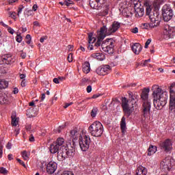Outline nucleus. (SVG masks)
I'll return each instance as SVG.
<instances>
[{
	"label": "nucleus",
	"instance_id": "obj_1",
	"mask_svg": "<svg viewBox=\"0 0 175 175\" xmlns=\"http://www.w3.org/2000/svg\"><path fill=\"white\" fill-rule=\"evenodd\" d=\"M153 95V105L157 110H161L167 103L169 94L167 91L162 90L158 85H154L152 88Z\"/></svg>",
	"mask_w": 175,
	"mask_h": 175
},
{
	"label": "nucleus",
	"instance_id": "obj_2",
	"mask_svg": "<svg viewBox=\"0 0 175 175\" xmlns=\"http://www.w3.org/2000/svg\"><path fill=\"white\" fill-rule=\"evenodd\" d=\"M129 100L126 99V98L124 97L122 98V107L123 111L127 117H129L132 113H133V110H135V106L133 103H136V100L137 99V95H134L133 92H129Z\"/></svg>",
	"mask_w": 175,
	"mask_h": 175
},
{
	"label": "nucleus",
	"instance_id": "obj_3",
	"mask_svg": "<svg viewBox=\"0 0 175 175\" xmlns=\"http://www.w3.org/2000/svg\"><path fill=\"white\" fill-rule=\"evenodd\" d=\"M150 93V89L144 88L141 95L142 99L144 100V117L146 120H150L151 116L150 111L151 110V100L148 99V94Z\"/></svg>",
	"mask_w": 175,
	"mask_h": 175
},
{
	"label": "nucleus",
	"instance_id": "obj_4",
	"mask_svg": "<svg viewBox=\"0 0 175 175\" xmlns=\"http://www.w3.org/2000/svg\"><path fill=\"white\" fill-rule=\"evenodd\" d=\"M89 132L94 137H100L103 135L105 129H103V124L99 121L94 122L91 124L89 128Z\"/></svg>",
	"mask_w": 175,
	"mask_h": 175
},
{
	"label": "nucleus",
	"instance_id": "obj_5",
	"mask_svg": "<svg viewBox=\"0 0 175 175\" xmlns=\"http://www.w3.org/2000/svg\"><path fill=\"white\" fill-rule=\"evenodd\" d=\"M120 28H121V23L118 21H113L108 29L106 26H103L100 29L104 32L107 36H109V35H113V33L117 32Z\"/></svg>",
	"mask_w": 175,
	"mask_h": 175
},
{
	"label": "nucleus",
	"instance_id": "obj_6",
	"mask_svg": "<svg viewBox=\"0 0 175 175\" xmlns=\"http://www.w3.org/2000/svg\"><path fill=\"white\" fill-rule=\"evenodd\" d=\"M162 14L163 18L166 23L170 21V20L173 18V16H174L172 7L167 4L163 5L162 9Z\"/></svg>",
	"mask_w": 175,
	"mask_h": 175
},
{
	"label": "nucleus",
	"instance_id": "obj_7",
	"mask_svg": "<svg viewBox=\"0 0 175 175\" xmlns=\"http://www.w3.org/2000/svg\"><path fill=\"white\" fill-rule=\"evenodd\" d=\"M170 111L175 114V83H172L170 87Z\"/></svg>",
	"mask_w": 175,
	"mask_h": 175
},
{
	"label": "nucleus",
	"instance_id": "obj_8",
	"mask_svg": "<svg viewBox=\"0 0 175 175\" xmlns=\"http://www.w3.org/2000/svg\"><path fill=\"white\" fill-rule=\"evenodd\" d=\"M90 144H91V138L89 135L84 134L79 138V146L82 151H87L90 148Z\"/></svg>",
	"mask_w": 175,
	"mask_h": 175
},
{
	"label": "nucleus",
	"instance_id": "obj_9",
	"mask_svg": "<svg viewBox=\"0 0 175 175\" xmlns=\"http://www.w3.org/2000/svg\"><path fill=\"white\" fill-rule=\"evenodd\" d=\"M163 33L165 39H173L175 36V27H172L167 24L165 25Z\"/></svg>",
	"mask_w": 175,
	"mask_h": 175
},
{
	"label": "nucleus",
	"instance_id": "obj_10",
	"mask_svg": "<svg viewBox=\"0 0 175 175\" xmlns=\"http://www.w3.org/2000/svg\"><path fill=\"white\" fill-rule=\"evenodd\" d=\"M113 44V40L107 39L103 42V43L101 44V49L105 53H108V54H110V53L113 51V47H114Z\"/></svg>",
	"mask_w": 175,
	"mask_h": 175
},
{
	"label": "nucleus",
	"instance_id": "obj_11",
	"mask_svg": "<svg viewBox=\"0 0 175 175\" xmlns=\"http://www.w3.org/2000/svg\"><path fill=\"white\" fill-rule=\"evenodd\" d=\"M159 147L161 150H163L165 152H170V151L173 150V144L172 143V140L167 139L161 142Z\"/></svg>",
	"mask_w": 175,
	"mask_h": 175
},
{
	"label": "nucleus",
	"instance_id": "obj_12",
	"mask_svg": "<svg viewBox=\"0 0 175 175\" xmlns=\"http://www.w3.org/2000/svg\"><path fill=\"white\" fill-rule=\"evenodd\" d=\"M148 17L150 20V23L155 25V27H158L161 23V15H159V13L157 12H151V14L148 15Z\"/></svg>",
	"mask_w": 175,
	"mask_h": 175
},
{
	"label": "nucleus",
	"instance_id": "obj_13",
	"mask_svg": "<svg viewBox=\"0 0 175 175\" xmlns=\"http://www.w3.org/2000/svg\"><path fill=\"white\" fill-rule=\"evenodd\" d=\"M131 3L134 5V10L139 17H142L144 14V9L140 8V2L139 0H131Z\"/></svg>",
	"mask_w": 175,
	"mask_h": 175
},
{
	"label": "nucleus",
	"instance_id": "obj_14",
	"mask_svg": "<svg viewBox=\"0 0 175 175\" xmlns=\"http://www.w3.org/2000/svg\"><path fill=\"white\" fill-rule=\"evenodd\" d=\"M83 135L85 134L75 129L70 131V137L72 139L73 143H76L79 139H80V137H83Z\"/></svg>",
	"mask_w": 175,
	"mask_h": 175
},
{
	"label": "nucleus",
	"instance_id": "obj_15",
	"mask_svg": "<svg viewBox=\"0 0 175 175\" xmlns=\"http://www.w3.org/2000/svg\"><path fill=\"white\" fill-rule=\"evenodd\" d=\"M111 68H110V66L103 65L102 66L98 67L96 70V72L97 73V75H100L101 76H105V75H107V72L111 70Z\"/></svg>",
	"mask_w": 175,
	"mask_h": 175
},
{
	"label": "nucleus",
	"instance_id": "obj_16",
	"mask_svg": "<svg viewBox=\"0 0 175 175\" xmlns=\"http://www.w3.org/2000/svg\"><path fill=\"white\" fill-rule=\"evenodd\" d=\"M57 163L54 161H50L47 165H46V172L49 174H53V173H55V170H57Z\"/></svg>",
	"mask_w": 175,
	"mask_h": 175
},
{
	"label": "nucleus",
	"instance_id": "obj_17",
	"mask_svg": "<svg viewBox=\"0 0 175 175\" xmlns=\"http://www.w3.org/2000/svg\"><path fill=\"white\" fill-rule=\"evenodd\" d=\"M106 34L103 32L100 29L97 32V42L95 44L96 47H99L102 44V40L106 38Z\"/></svg>",
	"mask_w": 175,
	"mask_h": 175
},
{
	"label": "nucleus",
	"instance_id": "obj_18",
	"mask_svg": "<svg viewBox=\"0 0 175 175\" xmlns=\"http://www.w3.org/2000/svg\"><path fill=\"white\" fill-rule=\"evenodd\" d=\"M51 154H58L61 151V148L57 144H52L49 148Z\"/></svg>",
	"mask_w": 175,
	"mask_h": 175
},
{
	"label": "nucleus",
	"instance_id": "obj_19",
	"mask_svg": "<svg viewBox=\"0 0 175 175\" xmlns=\"http://www.w3.org/2000/svg\"><path fill=\"white\" fill-rule=\"evenodd\" d=\"M120 128H121L122 136H125V133H126V122L125 117H122L121 120Z\"/></svg>",
	"mask_w": 175,
	"mask_h": 175
},
{
	"label": "nucleus",
	"instance_id": "obj_20",
	"mask_svg": "<svg viewBox=\"0 0 175 175\" xmlns=\"http://www.w3.org/2000/svg\"><path fill=\"white\" fill-rule=\"evenodd\" d=\"M131 49L135 54H140V52L142 51V45L139 43H135L132 46Z\"/></svg>",
	"mask_w": 175,
	"mask_h": 175
},
{
	"label": "nucleus",
	"instance_id": "obj_21",
	"mask_svg": "<svg viewBox=\"0 0 175 175\" xmlns=\"http://www.w3.org/2000/svg\"><path fill=\"white\" fill-rule=\"evenodd\" d=\"M57 159L60 161H65V159H66V154L64 149H60L59 152H57Z\"/></svg>",
	"mask_w": 175,
	"mask_h": 175
},
{
	"label": "nucleus",
	"instance_id": "obj_22",
	"mask_svg": "<svg viewBox=\"0 0 175 175\" xmlns=\"http://www.w3.org/2000/svg\"><path fill=\"white\" fill-rule=\"evenodd\" d=\"M147 174V168L139 166L137 169L135 175H146Z\"/></svg>",
	"mask_w": 175,
	"mask_h": 175
},
{
	"label": "nucleus",
	"instance_id": "obj_23",
	"mask_svg": "<svg viewBox=\"0 0 175 175\" xmlns=\"http://www.w3.org/2000/svg\"><path fill=\"white\" fill-rule=\"evenodd\" d=\"M82 68H83V72H84L86 75L90 73V72L91 71V66L90 65V62H85L83 64Z\"/></svg>",
	"mask_w": 175,
	"mask_h": 175
},
{
	"label": "nucleus",
	"instance_id": "obj_24",
	"mask_svg": "<svg viewBox=\"0 0 175 175\" xmlns=\"http://www.w3.org/2000/svg\"><path fill=\"white\" fill-rule=\"evenodd\" d=\"M64 143H65V139L62 137L57 138L56 142H54L55 144H57L60 148V150L64 149Z\"/></svg>",
	"mask_w": 175,
	"mask_h": 175
},
{
	"label": "nucleus",
	"instance_id": "obj_25",
	"mask_svg": "<svg viewBox=\"0 0 175 175\" xmlns=\"http://www.w3.org/2000/svg\"><path fill=\"white\" fill-rule=\"evenodd\" d=\"M5 103H8V95L0 92V105H5Z\"/></svg>",
	"mask_w": 175,
	"mask_h": 175
},
{
	"label": "nucleus",
	"instance_id": "obj_26",
	"mask_svg": "<svg viewBox=\"0 0 175 175\" xmlns=\"http://www.w3.org/2000/svg\"><path fill=\"white\" fill-rule=\"evenodd\" d=\"M11 118L12 126H17V125H18V121H20V119L16 117V113H12Z\"/></svg>",
	"mask_w": 175,
	"mask_h": 175
},
{
	"label": "nucleus",
	"instance_id": "obj_27",
	"mask_svg": "<svg viewBox=\"0 0 175 175\" xmlns=\"http://www.w3.org/2000/svg\"><path fill=\"white\" fill-rule=\"evenodd\" d=\"M93 58H95L96 59H98V61H103L105 59V54L97 53H93L92 55Z\"/></svg>",
	"mask_w": 175,
	"mask_h": 175
},
{
	"label": "nucleus",
	"instance_id": "obj_28",
	"mask_svg": "<svg viewBox=\"0 0 175 175\" xmlns=\"http://www.w3.org/2000/svg\"><path fill=\"white\" fill-rule=\"evenodd\" d=\"M64 153L66 154V157H74L75 156V150L73 149H68V148H64Z\"/></svg>",
	"mask_w": 175,
	"mask_h": 175
},
{
	"label": "nucleus",
	"instance_id": "obj_29",
	"mask_svg": "<svg viewBox=\"0 0 175 175\" xmlns=\"http://www.w3.org/2000/svg\"><path fill=\"white\" fill-rule=\"evenodd\" d=\"M157 152V146H150L148 150V155L151 157V155H154Z\"/></svg>",
	"mask_w": 175,
	"mask_h": 175
},
{
	"label": "nucleus",
	"instance_id": "obj_30",
	"mask_svg": "<svg viewBox=\"0 0 175 175\" xmlns=\"http://www.w3.org/2000/svg\"><path fill=\"white\" fill-rule=\"evenodd\" d=\"M21 155L24 161H29V157L31 156V152L24 150L21 152Z\"/></svg>",
	"mask_w": 175,
	"mask_h": 175
},
{
	"label": "nucleus",
	"instance_id": "obj_31",
	"mask_svg": "<svg viewBox=\"0 0 175 175\" xmlns=\"http://www.w3.org/2000/svg\"><path fill=\"white\" fill-rule=\"evenodd\" d=\"M90 5L92 8V9H98V8H100L96 0H90Z\"/></svg>",
	"mask_w": 175,
	"mask_h": 175
},
{
	"label": "nucleus",
	"instance_id": "obj_32",
	"mask_svg": "<svg viewBox=\"0 0 175 175\" xmlns=\"http://www.w3.org/2000/svg\"><path fill=\"white\" fill-rule=\"evenodd\" d=\"M92 36H94L93 33H90L88 34V43H89V44H93V43H95V42L96 41V38H95V37H92Z\"/></svg>",
	"mask_w": 175,
	"mask_h": 175
},
{
	"label": "nucleus",
	"instance_id": "obj_33",
	"mask_svg": "<svg viewBox=\"0 0 175 175\" xmlns=\"http://www.w3.org/2000/svg\"><path fill=\"white\" fill-rule=\"evenodd\" d=\"M9 83L5 80H0V90L8 88Z\"/></svg>",
	"mask_w": 175,
	"mask_h": 175
},
{
	"label": "nucleus",
	"instance_id": "obj_34",
	"mask_svg": "<svg viewBox=\"0 0 175 175\" xmlns=\"http://www.w3.org/2000/svg\"><path fill=\"white\" fill-rule=\"evenodd\" d=\"M143 25L145 29H148V28H155L156 27L155 25L152 23H144Z\"/></svg>",
	"mask_w": 175,
	"mask_h": 175
},
{
	"label": "nucleus",
	"instance_id": "obj_35",
	"mask_svg": "<svg viewBox=\"0 0 175 175\" xmlns=\"http://www.w3.org/2000/svg\"><path fill=\"white\" fill-rule=\"evenodd\" d=\"M96 114H98V108L94 107L91 111V116L93 118L96 117Z\"/></svg>",
	"mask_w": 175,
	"mask_h": 175
},
{
	"label": "nucleus",
	"instance_id": "obj_36",
	"mask_svg": "<svg viewBox=\"0 0 175 175\" xmlns=\"http://www.w3.org/2000/svg\"><path fill=\"white\" fill-rule=\"evenodd\" d=\"M146 12L147 16H150V14H151V13H154V12H151V7H150V6H146Z\"/></svg>",
	"mask_w": 175,
	"mask_h": 175
},
{
	"label": "nucleus",
	"instance_id": "obj_37",
	"mask_svg": "<svg viewBox=\"0 0 175 175\" xmlns=\"http://www.w3.org/2000/svg\"><path fill=\"white\" fill-rule=\"evenodd\" d=\"M0 173L1 174H8V170L3 167H0Z\"/></svg>",
	"mask_w": 175,
	"mask_h": 175
},
{
	"label": "nucleus",
	"instance_id": "obj_38",
	"mask_svg": "<svg viewBox=\"0 0 175 175\" xmlns=\"http://www.w3.org/2000/svg\"><path fill=\"white\" fill-rule=\"evenodd\" d=\"M67 59H68V62H72V61H73V54H72V53L68 54Z\"/></svg>",
	"mask_w": 175,
	"mask_h": 175
},
{
	"label": "nucleus",
	"instance_id": "obj_39",
	"mask_svg": "<svg viewBox=\"0 0 175 175\" xmlns=\"http://www.w3.org/2000/svg\"><path fill=\"white\" fill-rule=\"evenodd\" d=\"M22 41H23V37H21V35L17 34V36H16V42H18V43H21Z\"/></svg>",
	"mask_w": 175,
	"mask_h": 175
},
{
	"label": "nucleus",
	"instance_id": "obj_40",
	"mask_svg": "<svg viewBox=\"0 0 175 175\" xmlns=\"http://www.w3.org/2000/svg\"><path fill=\"white\" fill-rule=\"evenodd\" d=\"M98 3V5L102 6V5H105L106 3V0H96Z\"/></svg>",
	"mask_w": 175,
	"mask_h": 175
},
{
	"label": "nucleus",
	"instance_id": "obj_41",
	"mask_svg": "<svg viewBox=\"0 0 175 175\" xmlns=\"http://www.w3.org/2000/svg\"><path fill=\"white\" fill-rule=\"evenodd\" d=\"M64 3L66 5V6H69L70 5H72V3H73V1H70V0H65L64 1Z\"/></svg>",
	"mask_w": 175,
	"mask_h": 175
},
{
	"label": "nucleus",
	"instance_id": "obj_42",
	"mask_svg": "<svg viewBox=\"0 0 175 175\" xmlns=\"http://www.w3.org/2000/svg\"><path fill=\"white\" fill-rule=\"evenodd\" d=\"M16 161L21 164L22 165V166L23 167H27V166L25 165V163H24V161H23L21 159H16Z\"/></svg>",
	"mask_w": 175,
	"mask_h": 175
},
{
	"label": "nucleus",
	"instance_id": "obj_43",
	"mask_svg": "<svg viewBox=\"0 0 175 175\" xmlns=\"http://www.w3.org/2000/svg\"><path fill=\"white\" fill-rule=\"evenodd\" d=\"M26 39H27V41L26 42V43H27V44H31V35L27 34L26 36Z\"/></svg>",
	"mask_w": 175,
	"mask_h": 175
},
{
	"label": "nucleus",
	"instance_id": "obj_44",
	"mask_svg": "<svg viewBox=\"0 0 175 175\" xmlns=\"http://www.w3.org/2000/svg\"><path fill=\"white\" fill-rule=\"evenodd\" d=\"M24 9V7H19L18 9V16L20 17V14L23 13V10Z\"/></svg>",
	"mask_w": 175,
	"mask_h": 175
},
{
	"label": "nucleus",
	"instance_id": "obj_45",
	"mask_svg": "<svg viewBox=\"0 0 175 175\" xmlns=\"http://www.w3.org/2000/svg\"><path fill=\"white\" fill-rule=\"evenodd\" d=\"M9 14L10 17H12V18H14V20H16V12H10Z\"/></svg>",
	"mask_w": 175,
	"mask_h": 175
},
{
	"label": "nucleus",
	"instance_id": "obj_46",
	"mask_svg": "<svg viewBox=\"0 0 175 175\" xmlns=\"http://www.w3.org/2000/svg\"><path fill=\"white\" fill-rule=\"evenodd\" d=\"M151 43V39L147 40L145 44V49H148V45Z\"/></svg>",
	"mask_w": 175,
	"mask_h": 175
},
{
	"label": "nucleus",
	"instance_id": "obj_47",
	"mask_svg": "<svg viewBox=\"0 0 175 175\" xmlns=\"http://www.w3.org/2000/svg\"><path fill=\"white\" fill-rule=\"evenodd\" d=\"M72 105H73V103L70 102V103H66L65 104V105L64 106V109H68V107H69V106H72Z\"/></svg>",
	"mask_w": 175,
	"mask_h": 175
},
{
	"label": "nucleus",
	"instance_id": "obj_48",
	"mask_svg": "<svg viewBox=\"0 0 175 175\" xmlns=\"http://www.w3.org/2000/svg\"><path fill=\"white\" fill-rule=\"evenodd\" d=\"M131 32L133 33H137V32H139V29L137 27H135L131 29Z\"/></svg>",
	"mask_w": 175,
	"mask_h": 175
},
{
	"label": "nucleus",
	"instance_id": "obj_49",
	"mask_svg": "<svg viewBox=\"0 0 175 175\" xmlns=\"http://www.w3.org/2000/svg\"><path fill=\"white\" fill-rule=\"evenodd\" d=\"M8 31L9 33H11V35H13V33H14V29H13L12 27H8Z\"/></svg>",
	"mask_w": 175,
	"mask_h": 175
},
{
	"label": "nucleus",
	"instance_id": "obj_50",
	"mask_svg": "<svg viewBox=\"0 0 175 175\" xmlns=\"http://www.w3.org/2000/svg\"><path fill=\"white\" fill-rule=\"evenodd\" d=\"M21 87H25L27 85V82L25 81V79H23L21 83Z\"/></svg>",
	"mask_w": 175,
	"mask_h": 175
},
{
	"label": "nucleus",
	"instance_id": "obj_51",
	"mask_svg": "<svg viewBox=\"0 0 175 175\" xmlns=\"http://www.w3.org/2000/svg\"><path fill=\"white\" fill-rule=\"evenodd\" d=\"M3 154V146L2 145L0 144V158H2Z\"/></svg>",
	"mask_w": 175,
	"mask_h": 175
},
{
	"label": "nucleus",
	"instance_id": "obj_52",
	"mask_svg": "<svg viewBox=\"0 0 175 175\" xmlns=\"http://www.w3.org/2000/svg\"><path fill=\"white\" fill-rule=\"evenodd\" d=\"M91 91H92V87L91 85H88L87 87V92H88V94H90V92H91Z\"/></svg>",
	"mask_w": 175,
	"mask_h": 175
},
{
	"label": "nucleus",
	"instance_id": "obj_53",
	"mask_svg": "<svg viewBox=\"0 0 175 175\" xmlns=\"http://www.w3.org/2000/svg\"><path fill=\"white\" fill-rule=\"evenodd\" d=\"M25 77H27V76L25 75V74H21L20 75V79L21 80H25Z\"/></svg>",
	"mask_w": 175,
	"mask_h": 175
},
{
	"label": "nucleus",
	"instance_id": "obj_54",
	"mask_svg": "<svg viewBox=\"0 0 175 175\" xmlns=\"http://www.w3.org/2000/svg\"><path fill=\"white\" fill-rule=\"evenodd\" d=\"M53 82L55 83V84H59V79L58 78H55L53 79Z\"/></svg>",
	"mask_w": 175,
	"mask_h": 175
},
{
	"label": "nucleus",
	"instance_id": "obj_55",
	"mask_svg": "<svg viewBox=\"0 0 175 175\" xmlns=\"http://www.w3.org/2000/svg\"><path fill=\"white\" fill-rule=\"evenodd\" d=\"M6 148L8 150H10V148H12V144L10 142H8L7 146H6Z\"/></svg>",
	"mask_w": 175,
	"mask_h": 175
},
{
	"label": "nucleus",
	"instance_id": "obj_56",
	"mask_svg": "<svg viewBox=\"0 0 175 175\" xmlns=\"http://www.w3.org/2000/svg\"><path fill=\"white\" fill-rule=\"evenodd\" d=\"M8 157L9 161H13V159H14L13 154H8Z\"/></svg>",
	"mask_w": 175,
	"mask_h": 175
},
{
	"label": "nucleus",
	"instance_id": "obj_57",
	"mask_svg": "<svg viewBox=\"0 0 175 175\" xmlns=\"http://www.w3.org/2000/svg\"><path fill=\"white\" fill-rule=\"evenodd\" d=\"M31 128H32V126H31V124H27L26 126V129L27 131H28L29 132L31 131Z\"/></svg>",
	"mask_w": 175,
	"mask_h": 175
},
{
	"label": "nucleus",
	"instance_id": "obj_58",
	"mask_svg": "<svg viewBox=\"0 0 175 175\" xmlns=\"http://www.w3.org/2000/svg\"><path fill=\"white\" fill-rule=\"evenodd\" d=\"M29 142H35V137H33V135H31L29 138Z\"/></svg>",
	"mask_w": 175,
	"mask_h": 175
},
{
	"label": "nucleus",
	"instance_id": "obj_59",
	"mask_svg": "<svg viewBox=\"0 0 175 175\" xmlns=\"http://www.w3.org/2000/svg\"><path fill=\"white\" fill-rule=\"evenodd\" d=\"M8 2L10 5H12V3H14L15 2H17V0H8Z\"/></svg>",
	"mask_w": 175,
	"mask_h": 175
},
{
	"label": "nucleus",
	"instance_id": "obj_60",
	"mask_svg": "<svg viewBox=\"0 0 175 175\" xmlns=\"http://www.w3.org/2000/svg\"><path fill=\"white\" fill-rule=\"evenodd\" d=\"M33 12H36V10H38V5L34 4L33 5Z\"/></svg>",
	"mask_w": 175,
	"mask_h": 175
},
{
	"label": "nucleus",
	"instance_id": "obj_61",
	"mask_svg": "<svg viewBox=\"0 0 175 175\" xmlns=\"http://www.w3.org/2000/svg\"><path fill=\"white\" fill-rule=\"evenodd\" d=\"M44 99H46V94H42L41 96V102H43V100H44Z\"/></svg>",
	"mask_w": 175,
	"mask_h": 175
},
{
	"label": "nucleus",
	"instance_id": "obj_62",
	"mask_svg": "<svg viewBox=\"0 0 175 175\" xmlns=\"http://www.w3.org/2000/svg\"><path fill=\"white\" fill-rule=\"evenodd\" d=\"M88 49V50H94V46L92 44H90Z\"/></svg>",
	"mask_w": 175,
	"mask_h": 175
},
{
	"label": "nucleus",
	"instance_id": "obj_63",
	"mask_svg": "<svg viewBox=\"0 0 175 175\" xmlns=\"http://www.w3.org/2000/svg\"><path fill=\"white\" fill-rule=\"evenodd\" d=\"M13 93L15 94H18V88H14Z\"/></svg>",
	"mask_w": 175,
	"mask_h": 175
},
{
	"label": "nucleus",
	"instance_id": "obj_64",
	"mask_svg": "<svg viewBox=\"0 0 175 175\" xmlns=\"http://www.w3.org/2000/svg\"><path fill=\"white\" fill-rule=\"evenodd\" d=\"M21 58H23L24 59V58H25V57H27V54L25 53H22L21 54Z\"/></svg>",
	"mask_w": 175,
	"mask_h": 175
}]
</instances>
